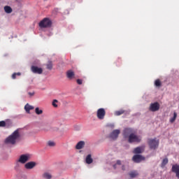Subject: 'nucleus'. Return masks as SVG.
<instances>
[{"instance_id":"nucleus-13","label":"nucleus","mask_w":179,"mask_h":179,"mask_svg":"<svg viewBox=\"0 0 179 179\" xmlns=\"http://www.w3.org/2000/svg\"><path fill=\"white\" fill-rule=\"evenodd\" d=\"M66 78L69 79V80H72V79H75V72L72 70H69L66 71Z\"/></svg>"},{"instance_id":"nucleus-32","label":"nucleus","mask_w":179,"mask_h":179,"mask_svg":"<svg viewBox=\"0 0 179 179\" xmlns=\"http://www.w3.org/2000/svg\"><path fill=\"white\" fill-rule=\"evenodd\" d=\"M117 164L118 166H121V161L120 160L117 161L116 164L113 165L114 169H117Z\"/></svg>"},{"instance_id":"nucleus-24","label":"nucleus","mask_w":179,"mask_h":179,"mask_svg":"<svg viewBox=\"0 0 179 179\" xmlns=\"http://www.w3.org/2000/svg\"><path fill=\"white\" fill-rule=\"evenodd\" d=\"M167 163H169V159H167V158L164 159L162 161V163L161 164V167H162V168L164 167V166H166V164H167Z\"/></svg>"},{"instance_id":"nucleus-34","label":"nucleus","mask_w":179,"mask_h":179,"mask_svg":"<svg viewBox=\"0 0 179 179\" xmlns=\"http://www.w3.org/2000/svg\"><path fill=\"white\" fill-rule=\"evenodd\" d=\"M176 174V177L179 178V171L178 172H175Z\"/></svg>"},{"instance_id":"nucleus-31","label":"nucleus","mask_w":179,"mask_h":179,"mask_svg":"<svg viewBox=\"0 0 179 179\" xmlns=\"http://www.w3.org/2000/svg\"><path fill=\"white\" fill-rule=\"evenodd\" d=\"M56 103H58V101L57 99H54L53 101H52L53 107H58V105H57Z\"/></svg>"},{"instance_id":"nucleus-29","label":"nucleus","mask_w":179,"mask_h":179,"mask_svg":"<svg viewBox=\"0 0 179 179\" xmlns=\"http://www.w3.org/2000/svg\"><path fill=\"white\" fill-rule=\"evenodd\" d=\"M87 164H90V154H89L85 159Z\"/></svg>"},{"instance_id":"nucleus-3","label":"nucleus","mask_w":179,"mask_h":179,"mask_svg":"<svg viewBox=\"0 0 179 179\" xmlns=\"http://www.w3.org/2000/svg\"><path fill=\"white\" fill-rule=\"evenodd\" d=\"M52 22L50 18H44L39 22V27L41 29H45L47 27H51Z\"/></svg>"},{"instance_id":"nucleus-12","label":"nucleus","mask_w":179,"mask_h":179,"mask_svg":"<svg viewBox=\"0 0 179 179\" xmlns=\"http://www.w3.org/2000/svg\"><path fill=\"white\" fill-rule=\"evenodd\" d=\"M31 69L34 73H38V75H41V73H43V69L38 68L36 66H32Z\"/></svg>"},{"instance_id":"nucleus-23","label":"nucleus","mask_w":179,"mask_h":179,"mask_svg":"<svg viewBox=\"0 0 179 179\" xmlns=\"http://www.w3.org/2000/svg\"><path fill=\"white\" fill-rule=\"evenodd\" d=\"M155 85L157 87H161L162 86V81L159 79H157L155 81Z\"/></svg>"},{"instance_id":"nucleus-16","label":"nucleus","mask_w":179,"mask_h":179,"mask_svg":"<svg viewBox=\"0 0 179 179\" xmlns=\"http://www.w3.org/2000/svg\"><path fill=\"white\" fill-rule=\"evenodd\" d=\"M24 110L28 114H29L30 110H34V106H30L29 103H27L24 106Z\"/></svg>"},{"instance_id":"nucleus-4","label":"nucleus","mask_w":179,"mask_h":179,"mask_svg":"<svg viewBox=\"0 0 179 179\" xmlns=\"http://www.w3.org/2000/svg\"><path fill=\"white\" fill-rule=\"evenodd\" d=\"M148 145L150 149H157V148L159 147V141L156 138L149 139Z\"/></svg>"},{"instance_id":"nucleus-10","label":"nucleus","mask_w":179,"mask_h":179,"mask_svg":"<svg viewBox=\"0 0 179 179\" xmlns=\"http://www.w3.org/2000/svg\"><path fill=\"white\" fill-rule=\"evenodd\" d=\"M133 162L134 163H141V162H143V160H145V157L141 155H135L132 157Z\"/></svg>"},{"instance_id":"nucleus-6","label":"nucleus","mask_w":179,"mask_h":179,"mask_svg":"<svg viewBox=\"0 0 179 179\" xmlns=\"http://www.w3.org/2000/svg\"><path fill=\"white\" fill-rule=\"evenodd\" d=\"M30 160V157L27 155H20L18 162L21 163L22 164H24L25 163H27Z\"/></svg>"},{"instance_id":"nucleus-7","label":"nucleus","mask_w":179,"mask_h":179,"mask_svg":"<svg viewBox=\"0 0 179 179\" xmlns=\"http://www.w3.org/2000/svg\"><path fill=\"white\" fill-rule=\"evenodd\" d=\"M120 134H121V131H120V129L113 130L110 134L109 138H110V139H113V141H115V139L118 138V136L120 135Z\"/></svg>"},{"instance_id":"nucleus-36","label":"nucleus","mask_w":179,"mask_h":179,"mask_svg":"<svg viewBox=\"0 0 179 179\" xmlns=\"http://www.w3.org/2000/svg\"><path fill=\"white\" fill-rule=\"evenodd\" d=\"M122 169L123 171H125V166L123 165V166H122Z\"/></svg>"},{"instance_id":"nucleus-1","label":"nucleus","mask_w":179,"mask_h":179,"mask_svg":"<svg viewBox=\"0 0 179 179\" xmlns=\"http://www.w3.org/2000/svg\"><path fill=\"white\" fill-rule=\"evenodd\" d=\"M19 138H20V134L19 133V129H17L6 139L5 142L9 145H15Z\"/></svg>"},{"instance_id":"nucleus-8","label":"nucleus","mask_w":179,"mask_h":179,"mask_svg":"<svg viewBox=\"0 0 179 179\" xmlns=\"http://www.w3.org/2000/svg\"><path fill=\"white\" fill-rule=\"evenodd\" d=\"M134 129H131V128H127L124 130L123 131V136H124V138H129V136H131V135L133 134L134 133Z\"/></svg>"},{"instance_id":"nucleus-38","label":"nucleus","mask_w":179,"mask_h":179,"mask_svg":"<svg viewBox=\"0 0 179 179\" xmlns=\"http://www.w3.org/2000/svg\"><path fill=\"white\" fill-rule=\"evenodd\" d=\"M44 1H47V0H44Z\"/></svg>"},{"instance_id":"nucleus-9","label":"nucleus","mask_w":179,"mask_h":179,"mask_svg":"<svg viewBox=\"0 0 179 179\" xmlns=\"http://www.w3.org/2000/svg\"><path fill=\"white\" fill-rule=\"evenodd\" d=\"M96 115L99 120H104V117H106V110H104V108H99L97 110Z\"/></svg>"},{"instance_id":"nucleus-25","label":"nucleus","mask_w":179,"mask_h":179,"mask_svg":"<svg viewBox=\"0 0 179 179\" xmlns=\"http://www.w3.org/2000/svg\"><path fill=\"white\" fill-rule=\"evenodd\" d=\"M176 118H177V113L174 112L173 117L172 118H171L170 122H171V124H173V122H174V121H176Z\"/></svg>"},{"instance_id":"nucleus-27","label":"nucleus","mask_w":179,"mask_h":179,"mask_svg":"<svg viewBox=\"0 0 179 179\" xmlns=\"http://www.w3.org/2000/svg\"><path fill=\"white\" fill-rule=\"evenodd\" d=\"M48 145L50 148H54V146H55V142L50 141L48 142Z\"/></svg>"},{"instance_id":"nucleus-35","label":"nucleus","mask_w":179,"mask_h":179,"mask_svg":"<svg viewBox=\"0 0 179 179\" xmlns=\"http://www.w3.org/2000/svg\"><path fill=\"white\" fill-rule=\"evenodd\" d=\"M29 96H34V93L29 92Z\"/></svg>"},{"instance_id":"nucleus-22","label":"nucleus","mask_w":179,"mask_h":179,"mask_svg":"<svg viewBox=\"0 0 179 179\" xmlns=\"http://www.w3.org/2000/svg\"><path fill=\"white\" fill-rule=\"evenodd\" d=\"M46 68L49 69V71H51V69H52V62L49 61L46 64Z\"/></svg>"},{"instance_id":"nucleus-11","label":"nucleus","mask_w":179,"mask_h":179,"mask_svg":"<svg viewBox=\"0 0 179 179\" xmlns=\"http://www.w3.org/2000/svg\"><path fill=\"white\" fill-rule=\"evenodd\" d=\"M37 166V163L35 162H29L24 164V169L27 170H32V169H34Z\"/></svg>"},{"instance_id":"nucleus-21","label":"nucleus","mask_w":179,"mask_h":179,"mask_svg":"<svg viewBox=\"0 0 179 179\" xmlns=\"http://www.w3.org/2000/svg\"><path fill=\"white\" fill-rule=\"evenodd\" d=\"M172 171L173 173H177L179 171V165H173Z\"/></svg>"},{"instance_id":"nucleus-33","label":"nucleus","mask_w":179,"mask_h":179,"mask_svg":"<svg viewBox=\"0 0 179 179\" xmlns=\"http://www.w3.org/2000/svg\"><path fill=\"white\" fill-rule=\"evenodd\" d=\"M76 82L78 85H82L83 83V81L81 79H77Z\"/></svg>"},{"instance_id":"nucleus-28","label":"nucleus","mask_w":179,"mask_h":179,"mask_svg":"<svg viewBox=\"0 0 179 179\" xmlns=\"http://www.w3.org/2000/svg\"><path fill=\"white\" fill-rule=\"evenodd\" d=\"M22 75V73H14L12 75V79H16V76H20Z\"/></svg>"},{"instance_id":"nucleus-30","label":"nucleus","mask_w":179,"mask_h":179,"mask_svg":"<svg viewBox=\"0 0 179 179\" xmlns=\"http://www.w3.org/2000/svg\"><path fill=\"white\" fill-rule=\"evenodd\" d=\"M6 127V122L2 120L0 121V127Z\"/></svg>"},{"instance_id":"nucleus-37","label":"nucleus","mask_w":179,"mask_h":179,"mask_svg":"<svg viewBox=\"0 0 179 179\" xmlns=\"http://www.w3.org/2000/svg\"><path fill=\"white\" fill-rule=\"evenodd\" d=\"M90 163H93V159L90 158Z\"/></svg>"},{"instance_id":"nucleus-14","label":"nucleus","mask_w":179,"mask_h":179,"mask_svg":"<svg viewBox=\"0 0 179 179\" xmlns=\"http://www.w3.org/2000/svg\"><path fill=\"white\" fill-rule=\"evenodd\" d=\"M85 141H79L76 145V149H77V150H80V149H83V148H85Z\"/></svg>"},{"instance_id":"nucleus-19","label":"nucleus","mask_w":179,"mask_h":179,"mask_svg":"<svg viewBox=\"0 0 179 179\" xmlns=\"http://www.w3.org/2000/svg\"><path fill=\"white\" fill-rule=\"evenodd\" d=\"M4 11L6 12V13H12L13 10L10 6H4Z\"/></svg>"},{"instance_id":"nucleus-15","label":"nucleus","mask_w":179,"mask_h":179,"mask_svg":"<svg viewBox=\"0 0 179 179\" xmlns=\"http://www.w3.org/2000/svg\"><path fill=\"white\" fill-rule=\"evenodd\" d=\"M143 150H145V148L143 147H137L134 148L133 153L135 155H139L141 153H143Z\"/></svg>"},{"instance_id":"nucleus-26","label":"nucleus","mask_w":179,"mask_h":179,"mask_svg":"<svg viewBox=\"0 0 179 179\" xmlns=\"http://www.w3.org/2000/svg\"><path fill=\"white\" fill-rule=\"evenodd\" d=\"M124 113H125V110H117L115 112V114L116 115H122V114H124Z\"/></svg>"},{"instance_id":"nucleus-5","label":"nucleus","mask_w":179,"mask_h":179,"mask_svg":"<svg viewBox=\"0 0 179 179\" xmlns=\"http://www.w3.org/2000/svg\"><path fill=\"white\" fill-rule=\"evenodd\" d=\"M159 109H160V104L159 103V102H155L150 105V108H149L150 111H152L153 113H155V111H159Z\"/></svg>"},{"instance_id":"nucleus-18","label":"nucleus","mask_w":179,"mask_h":179,"mask_svg":"<svg viewBox=\"0 0 179 179\" xmlns=\"http://www.w3.org/2000/svg\"><path fill=\"white\" fill-rule=\"evenodd\" d=\"M129 176L131 178H136L139 176V173L136 171H133L129 173Z\"/></svg>"},{"instance_id":"nucleus-17","label":"nucleus","mask_w":179,"mask_h":179,"mask_svg":"<svg viewBox=\"0 0 179 179\" xmlns=\"http://www.w3.org/2000/svg\"><path fill=\"white\" fill-rule=\"evenodd\" d=\"M42 178L44 179H51L52 178V175L48 172H45L42 174Z\"/></svg>"},{"instance_id":"nucleus-2","label":"nucleus","mask_w":179,"mask_h":179,"mask_svg":"<svg viewBox=\"0 0 179 179\" xmlns=\"http://www.w3.org/2000/svg\"><path fill=\"white\" fill-rule=\"evenodd\" d=\"M142 141V136L136 135L135 132L131 134L128 138L129 143H140Z\"/></svg>"},{"instance_id":"nucleus-20","label":"nucleus","mask_w":179,"mask_h":179,"mask_svg":"<svg viewBox=\"0 0 179 179\" xmlns=\"http://www.w3.org/2000/svg\"><path fill=\"white\" fill-rule=\"evenodd\" d=\"M35 113L37 115H41L43 114V110L40 109L39 107L35 108Z\"/></svg>"}]
</instances>
